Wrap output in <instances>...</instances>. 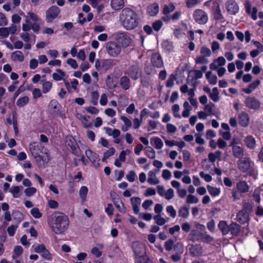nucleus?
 Instances as JSON below:
<instances>
[{
    "label": "nucleus",
    "mask_w": 263,
    "mask_h": 263,
    "mask_svg": "<svg viewBox=\"0 0 263 263\" xmlns=\"http://www.w3.org/2000/svg\"><path fill=\"white\" fill-rule=\"evenodd\" d=\"M69 219L64 213L55 212L48 218V223L50 228L57 234H61L67 230Z\"/></svg>",
    "instance_id": "f257e3e1"
},
{
    "label": "nucleus",
    "mask_w": 263,
    "mask_h": 263,
    "mask_svg": "<svg viewBox=\"0 0 263 263\" xmlns=\"http://www.w3.org/2000/svg\"><path fill=\"white\" fill-rule=\"evenodd\" d=\"M119 21L120 25L126 30L136 28L140 22L138 14L128 7L122 10L119 15Z\"/></svg>",
    "instance_id": "f03ea898"
},
{
    "label": "nucleus",
    "mask_w": 263,
    "mask_h": 263,
    "mask_svg": "<svg viewBox=\"0 0 263 263\" xmlns=\"http://www.w3.org/2000/svg\"><path fill=\"white\" fill-rule=\"evenodd\" d=\"M26 18V23L22 25V30L24 32H27L32 29L35 33H37L41 29L40 25L36 23L40 20L38 15L29 12Z\"/></svg>",
    "instance_id": "7ed1b4c3"
},
{
    "label": "nucleus",
    "mask_w": 263,
    "mask_h": 263,
    "mask_svg": "<svg viewBox=\"0 0 263 263\" xmlns=\"http://www.w3.org/2000/svg\"><path fill=\"white\" fill-rule=\"evenodd\" d=\"M189 239L193 242L202 241L205 243H210L213 238L206 232H201L197 230L191 231L189 235Z\"/></svg>",
    "instance_id": "20e7f679"
},
{
    "label": "nucleus",
    "mask_w": 263,
    "mask_h": 263,
    "mask_svg": "<svg viewBox=\"0 0 263 263\" xmlns=\"http://www.w3.org/2000/svg\"><path fill=\"white\" fill-rule=\"evenodd\" d=\"M238 168L243 173L248 171L249 176H253L255 174V171L253 167L254 164L250 159L247 157H243L237 161Z\"/></svg>",
    "instance_id": "39448f33"
},
{
    "label": "nucleus",
    "mask_w": 263,
    "mask_h": 263,
    "mask_svg": "<svg viewBox=\"0 0 263 263\" xmlns=\"http://www.w3.org/2000/svg\"><path fill=\"white\" fill-rule=\"evenodd\" d=\"M124 74L133 80H137L141 76L142 70L137 63L130 65L125 70Z\"/></svg>",
    "instance_id": "423d86ee"
},
{
    "label": "nucleus",
    "mask_w": 263,
    "mask_h": 263,
    "mask_svg": "<svg viewBox=\"0 0 263 263\" xmlns=\"http://www.w3.org/2000/svg\"><path fill=\"white\" fill-rule=\"evenodd\" d=\"M60 9L57 6H52L50 7L45 12V20L48 23H51L60 14Z\"/></svg>",
    "instance_id": "0eeeda50"
},
{
    "label": "nucleus",
    "mask_w": 263,
    "mask_h": 263,
    "mask_svg": "<svg viewBox=\"0 0 263 263\" xmlns=\"http://www.w3.org/2000/svg\"><path fill=\"white\" fill-rule=\"evenodd\" d=\"M106 50L112 57H117L121 52V46L115 42H108L106 44Z\"/></svg>",
    "instance_id": "6e6552de"
},
{
    "label": "nucleus",
    "mask_w": 263,
    "mask_h": 263,
    "mask_svg": "<svg viewBox=\"0 0 263 263\" xmlns=\"http://www.w3.org/2000/svg\"><path fill=\"white\" fill-rule=\"evenodd\" d=\"M195 21L200 25H204L208 21V15L207 13L201 9L195 10L193 14Z\"/></svg>",
    "instance_id": "1a4fd4ad"
},
{
    "label": "nucleus",
    "mask_w": 263,
    "mask_h": 263,
    "mask_svg": "<svg viewBox=\"0 0 263 263\" xmlns=\"http://www.w3.org/2000/svg\"><path fill=\"white\" fill-rule=\"evenodd\" d=\"M43 148L44 146L42 144H37L35 142L32 144H30L29 145V149L32 156L37 162H40L43 160L42 157L40 155V153L42 152Z\"/></svg>",
    "instance_id": "9d476101"
},
{
    "label": "nucleus",
    "mask_w": 263,
    "mask_h": 263,
    "mask_svg": "<svg viewBox=\"0 0 263 263\" xmlns=\"http://www.w3.org/2000/svg\"><path fill=\"white\" fill-rule=\"evenodd\" d=\"M116 40L121 44L124 47H126L130 44L131 39L128 33L126 32H119L116 34Z\"/></svg>",
    "instance_id": "9b49d317"
},
{
    "label": "nucleus",
    "mask_w": 263,
    "mask_h": 263,
    "mask_svg": "<svg viewBox=\"0 0 263 263\" xmlns=\"http://www.w3.org/2000/svg\"><path fill=\"white\" fill-rule=\"evenodd\" d=\"M244 103L246 106L251 109L257 110L260 106V101L253 97H247Z\"/></svg>",
    "instance_id": "f8f14e48"
},
{
    "label": "nucleus",
    "mask_w": 263,
    "mask_h": 263,
    "mask_svg": "<svg viewBox=\"0 0 263 263\" xmlns=\"http://www.w3.org/2000/svg\"><path fill=\"white\" fill-rule=\"evenodd\" d=\"M34 251L37 253L40 254L43 258L47 260L51 259V254L43 244L37 245L34 249Z\"/></svg>",
    "instance_id": "ddd939ff"
},
{
    "label": "nucleus",
    "mask_w": 263,
    "mask_h": 263,
    "mask_svg": "<svg viewBox=\"0 0 263 263\" xmlns=\"http://www.w3.org/2000/svg\"><path fill=\"white\" fill-rule=\"evenodd\" d=\"M227 11L230 15H235L239 11V6L234 0H229L226 3Z\"/></svg>",
    "instance_id": "4468645a"
},
{
    "label": "nucleus",
    "mask_w": 263,
    "mask_h": 263,
    "mask_svg": "<svg viewBox=\"0 0 263 263\" xmlns=\"http://www.w3.org/2000/svg\"><path fill=\"white\" fill-rule=\"evenodd\" d=\"M85 155L95 166H98L99 165L100 158L96 153L87 149L85 151Z\"/></svg>",
    "instance_id": "2eb2a0df"
},
{
    "label": "nucleus",
    "mask_w": 263,
    "mask_h": 263,
    "mask_svg": "<svg viewBox=\"0 0 263 263\" xmlns=\"http://www.w3.org/2000/svg\"><path fill=\"white\" fill-rule=\"evenodd\" d=\"M244 5L246 13L248 14H250L253 20H256L257 18V9L256 7H253L251 11V4L248 0L245 1Z\"/></svg>",
    "instance_id": "dca6fc26"
},
{
    "label": "nucleus",
    "mask_w": 263,
    "mask_h": 263,
    "mask_svg": "<svg viewBox=\"0 0 263 263\" xmlns=\"http://www.w3.org/2000/svg\"><path fill=\"white\" fill-rule=\"evenodd\" d=\"M237 221L241 224L247 223L249 220V214L247 212V210L243 208L237 214Z\"/></svg>",
    "instance_id": "f3484780"
},
{
    "label": "nucleus",
    "mask_w": 263,
    "mask_h": 263,
    "mask_svg": "<svg viewBox=\"0 0 263 263\" xmlns=\"http://www.w3.org/2000/svg\"><path fill=\"white\" fill-rule=\"evenodd\" d=\"M151 62L154 66L157 68H161L163 66L162 57L159 53H154L152 55Z\"/></svg>",
    "instance_id": "a211bd4d"
},
{
    "label": "nucleus",
    "mask_w": 263,
    "mask_h": 263,
    "mask_svg": "<svg viewBox=\"0 0 263 263\" xmlns=\"http://www.w3.org/2000/svg\"><path fill=\"white\" fill-rule=\"evenodd\" d=\"M190 253L193 256H199L203 253L202 247L200 245H192L190 248Z\"/></svg>",
    "instance_id": "6ab92c4d"
},
{
    "label": "nucleus",
    "mask_w": 263,
    "mask_h": 263,
    "mask_svg": "<svg viewBox=\"0 0 263 263\" xmlns=\"http://www.w3.org/2000/svg\"><path fill=\"white\" fill-rule=\"evenodd\" d=\"M226 63L225 59L223 57H219L210 64V68L212 70H216L219 66H223Z\"/></svg>",
    "instance_id": "aec40b11"
},
{
    "label": "nucleus",
    "mask_w": 263,
    "mask_h": 263,
    "mask_svg": "<svg viewBox=\"0 0 263 263\" xmlns=\"http://www.w3.org/2000/svg\"><path fill=\"white\" fill-rule=\"evenodd\" d=\"M239 124L242 127H247L249 125V117L248 114L241 112L238 116Z\"/></svg>",
    "instance_id": "412c9836"
},
{
    "label": "nucleus",
    "mask_w": 263,
    "mask_h": 263,
    "mask_svg": "<svg viewBox=\"0 0 263 263\" xmlns=\"http://www.w3.org/2000/svg\"><path fill=\"white\" fill-rule=\"evenodd\" d=\"M147 13L151 16L156 15L159 12V5L157 3H154L149 5L146 9Z\"/></svg>",
    "instance_id": "4be33fe9"
},
{
    "label": "nucleus",
    "mask_w": 263,
    "mask_h": 263,
    "mask_svg": "<svg viewBox=\"0 0 263 263\" xmlns=\"http://www.w3.org/2000/svg\"><path fill=\"white\" fill-rule=\"evenodd\" d=\"M116 60L113 59H104L102 60V69L108 70L116 65Z\"/></svg>",
    "instance_id": "5701e85b"
},
{
    "label": "nucleus",
    "mask_w": 263,
    "mask_h": 263,
    "mask_svg": "<svg viewBox=\"0 0 263 263\" xmlns=\"http://www.w3.org/2000/svg\"><path fill=\"white\" fill-rule=\"evenodd\" d=\"M215 10L213 12L214 18L216 21H219L221 22H224V17L221 12L219 5L218 3L214 4Z\"/></svg>",
    "instance_id": "b1692460"
},
{
    "label": "nucleus",
    "mask_w": 263,
    "mask_h": 263,
    "mask_svg": "<svg viewBox=\"0 0 263 263\" xmlns=\"http://www.w3.org/2000/svg\"><path fill=\"white\" fill-rule=\"evenodd\" d=\"M237 189L240 193H246L249 192V186L245 181H239L236 184Z\"/></svg>",
    "instance_id": "393cba45"
},
{
    "label": "nucleus",
    "mask_w": 263,
    "mask_h": 263,
    "mask_svg": "<svg viewBox=\"0 0 263 263\" xmlns=\"http://www.w3.org/2000/svg\"><path fill=\"white\" fill-rule=\"evenodd\" d=\"M134 252L136 255L139 257L138 263H152L147 256H142L141 251L137 250L136 248H134Z\"/></svg>",
    "instance_id": "a878e982"
},
{
    "label": "nucleus",
    "mask_w": 263,
    "mask_h": 263,
    "mask_svg": "<svg viewBox=\"0 0 263 263\" xmlns=\"http://www.w3.org/2000/svg\"><path fill=\"white\" fill-rule=\"evenodd\" d=\"M260 83V81L259 80H256L250 83L248 87L243 88L242 91L247 94H250L259 85Z\"/></svg>",
    "instance_id": "bb28decb"
},
{
    "label": "nucleus",
    "mask_w": 263,
    "mask_h": 263,
    "mask_svg": "<svg viewBox=\"0 0 263 263\" xmlns=\"http://www.w3.org/2000/svg\"><path fill=\"white\" fill-rule=\"evenodd\" d=\"M120 85L124 90H127L130 86V81L127 76H123L120 79Z\"/></svg>",
    "instance_id": "cd10ccee"
},
{
    "label": "nucleus",
    "mask_w": 263,
    "mask_h": 263,
    "mask_svg": "<svg viewBox=\"0 0 263 263\" xmlns=\"http://www.w3.org/2000/svg\"><path fill=\"white\" fill-rule=\"evenodd\" d=\"M11 59L13 61H19L21 62L24 61V57L22 51L16 50L12 53Z\"/></svg>",
    "instance_id": "c85d7f7f"
},
{
    "label": "nucleus",
    "mask_w": 263,
    "mask_h": 263,
    "mask_svg": "<svg viewBox=\"0 0 263 263\" xmlns=\"http://www.w3.org/2000/svg\"><path fill=\"white\" fill-rule=\"evenodd\" d=\"M111 7L112 9L115 10L121 9L124 6L123 0H111Z\"/></svg>",
    "instance_id": "c756f323"
},
{
    "label": "nucleus",
    "mask_w": 263,
    "mask_h": 263,
    "mask_svg": "<svg viewBox=\"0 0 263 263\" xmlns=\"http://www.w3.org/2000/svg\"><path fill=\"white\" fill-rule=\"evenodd\" d=\"M189 214V207L186 205L181 206L178 211L179 216L182 218H187Z\"/></svg>",
    "instance_id": "7c9ffc66"
},
{
    "label": "nucleus",
    "mask_w": 263,
    "mask_h": 263,
    "mask_svg": "<svg viewBox=\"0 0 263 263\" xmlns=\"http://www.w3.org/2000/svg\"><path fill=\"white\" fill-rule=\"evenodd\" d=\"M229 232H230L233 235L237 236L240 232V227L238 224L235 222H232L229 226Z\"/></svg>",
    "instance_id": "2f4dec72"
},
{
    "label": "nucleus",
    "mask_w": 263,
    "mask_h": 263,
    "mask_svg": "<svg viewBox=\"0 0 263 263\" xmlns=\"http://www.w3.org/2000/svg\"><path fill=\"white\" fill-rule=\"evenodd\" d=\"M218 227L223 235L227 234L230 231L229 226L227 224L225 221H220L218 223Z\"/></svg>",
    "instance_id": "473e14b6"
},
{
    "label": "nucleus",
    "mask_w": 263,
    "mask_h": 263,
    "mask_svg": "<svg viewBox=\"0 0 263 263\" xmlns=\"http://www.w3.org/2000/svg\"><path fill=\"white\" fill-rule=\"evenodd\" d=\"M148 178L147 182L149 184L152 185H155L159 183V181L156 178V174L152 171H149L148 174Z\"/></svg>",
    "instance_id": "72a5a7b5"
},
{
    "label": "nucleus",
    "mask_w": 263,
    "mask_h": 263,
    "mask_svg": "<svg viewBox=\"0 0 263 263\" xmlns=\"http://www.w3.org/2000/svg\"><path fill=\"white\" fill-rule=\"evenodd\" d=\"M233 155L238 158H240L243 156V149L239 146H233L232 148Z\"/></svg>",
    "instance_id": "f704fd0d"
},
{
    "label": "nucleus",
    "mask_w": 263,
    "mask_h": 263,
    "mask_svg": "<svg viewBox=\"0 0 263 263\" xmlns=\"http://www.w3.org/2000/svg\"><path fill=\"white\" fill-rule=\"evenodd\" d=\"M245 142L246 146L250 149L254 148L256 145L255 140L251 136H248L245 139Z\"/></svg>",
    "instance_id": "c9c22d12"
},
{
    "label": "nucleus",
    "mask_w": 263,
    "mask_h": 263,
    "mask_svg": "<svg viewBox=\"0 0 263 263\" xmlns=\"http://www.w3.org/2000/svg\"><path fill=\"white\" fill-rule=\"evenodd\" d=\"M73 144H71V146L70 147V152L75 156H79L81 153L80 148L77 144L76 140H72Z\"/></svg>",
    "instance_id": "e433bc0d"
},
{
    "label": "nucleus",
    "mask_w": 263,
    "mask_h": 263,
    "mask_svg": "<svg viewBox=\"0 0 263 263\" xmlns=\"http://www.w3.org/2000/svg\"><path fill=\"white\" fill-rule=\"evenodd\" d=\"M106 84L107 86L110 88H114L116 87V84L114 81V77L112 74L108 75L106 79Z\"/></svg>",
    "instance_id": "4c0bfd02"
},
{
    "label": "nucleus",
    "mask_w": 263,
    "mask_h": 263,
    "mask_svg": "<svg viewBox=\"0 0 263 263\" xmlns=\"http://www.w3.org/2000/svg\"><path fill=\"white\" fill-rule=\"evenodd\" d=\"M23 189V186H12L10 192L12 194V196L14 198H18L20 196V192L21 190Z\"/></svg>",
    "instance_id": "58836bf2"
},
{
    "label": "nucleus",
    "mask_w": 263,
    "mask_h": 263,
    "mask_svg": "<svg viewBox=\"0 0 263 263\" xmlns=\"http://www.w3.org/2000/svg\"><path fill=\"white\" fill-rule=\"evenodd\" d=\"M207 189L210 195L213 197L218 196L220 193L219 188L213 187L210 185H207Z\"/></svg>",
    "instance_id": "ea45409f"
},
{
    "label": "nucleus",
    "mask_w": 263,
    "mask_h": 263,
    "mask_svg": "<svg viewBox=\"0 0 263 263\" xmlns=\"http://www.w3.org/2000/svg\"><path fill=\"white\" fill-rule=\"evenodd\" d=\"M205 76L211 84L215 85L217 83V78L216 75H212L211 71H208L205 74Z\"/></svg>",
    "instance_id": "a19ab883"
},
{
    "label": "nucleus",
    "mask_w": 263,
    "mask_h": 263,
    "mask_svg": "<svg viewBox=\"0 0 263 263\" xmlns=\"http://www.w3.org/2000/svg\"><path fill=\"white\" fill-rule=\"evenodd\" d=\"M12 215L13 219L15 220L17 223L21 222L24 219L23 213L19 211H13Z\"/></svg>",
    "instance_id": "79ce46f5"
},
{
    "label": "nucleus",
    "mask_w": 263,
    "mask_h": 263,
    "mask_svg": "<svg viewBox=\"0 0 263 263\" xmlns=\"http://www.w3.org/2000/svg\"><path fill=\"white\" fill-rule=\"evenodd\" d=\"M162 47L166 52H171L173 50L174 46L173 43L168 41H164L162 43Z\"/></svg>",
    "instance_id": "37998d69"
},
{
    "label": "nucleus",
    "mask_w": 263,
    "mask_h": 263,
    "mask_svg": "<svg viewBox=\"0 0 263 263\" xmlns=\"http://www.w3.org/2000/svg\"><path fill=\"white\" fill-rule=\"evenodd\" d=\"M210 97L214 102H216L219 101V91L217 87L213 88L212 92L210 94Z\"/></svg>",
    "instance_id": "c03bdc74"
},
{
    "label": "nucleus",
    "mask_w": 263,
    "mask_h": 263,
    "mask_svg": "<svg viewBox=\"0 0 263 263\" xmlns=\"http://www.w3.org/2000/svg\"><path fill=\"white\" fill-rule=\"evenodd\" d=\"M58 73H53L52 74V78L55 81H60L62 80V77L65 76V73L60 69H57L56 70Z\"/></svg>",
    "instance_id": "a18cd8bd"
},
{
    "label": "nucleus",
    "mask_w": 263,
    "mask_h": 263,
    "mask_svg": "<svg viewBox=\"0 0 263 263\" xmlns=\"http://www.w3.org/2000/svg\"><path fill=\"white\" fill-rule=\"evenodd\" d=\"M175 9V7L173 4L169 5H164L163 9V13L167 15L170 13L173 12Z\"/></svg>",
    "instance_id": "49530a36"
},
{
    "label": "nucleus",
    "mask_w": 263,
    "mask_h": 263,
    "mask_svg": "<svg viewBox=\"0 0 263 263\" xmlns=\"http://www.w3.org/2000/svg\"><path fill=\"white\" fill-rule=\"evenodd\" d=\"M29 98L27 96H24L18 99L16 101V105L18 107H23L29 102Z\"/></svg>",
    "instance_id": "de8ad7c7"
},
{
    "label": "nucleus",
    "mask_w": 263,
    "mask_h": 263,
    "mask_svg": "<svg viewBox=\"0 0 263 263\" xmlns=\"http://www.w3.org/2000/svg\"><path fill=\"white\" fill-rule=\"evenodd\" d=\"M151 141H154L155 147L156 149H161L163 146V143L161 139L158 137H154L151 139Z\"/></svg>",
    "instance_id": "09e8293b"
},
{
    "label": "nucleus",
    "mask_w": 263,
    "mask_h": 263,
    "mask_svg": "<svg viewBox=\"0 0 263 263\" xmlns=\"http://www.w3.org/2000/svg\"><path fill=\"white\" fill-rule=\"evenodd\" d=\"M52 83L49 81H46L42 84V91L44 93H46L50 91L52 87Z\"/></svg>",
    "instance_id": "8fccbe9b"
},
{
    "label": "nucleus",
    "mask_w": 263,
    "mask_h": 263,
    "mask_svg": "<svg viewBox=\"0 0 263 263\" xmlns=\"http://www.w3.org/2000/svg\"><path fill=\"white\" fill-rule=\"evenodd\" d=\"M174 240L172 239H169L166 241L164 243V248L165 250L167 251H171L174 247Z\"/></svg>",
    "instance_id": "3c124183"
},
{
    "label": "nucleus",
    "mask_w": 263,
    "mask_h": 263,
    "mask_svg": "<svg viewBox=\"0 0 263 263\" xmlns=\"http://www.w3.org/2000/svg\"><path fill=\"white\" fill-rule=\"evenodd\" d=\"M88 193V188L85 186H82L79 190V196L82 200L85 199Z\"/></svg>",
    "instance_id": "603ef678"
},
{
    "label": "nucleus",
    "mask_w": 263,
    "mask_h": 263,
    "mask_svg": "<svg viewBox=\"0 0 263 263\" xmlns=\"http://www.w3.org/2000/svg\"><path fill=\"white\" fill-rule=\"evenodd\" d=\"M137 178V175L136 173L133 171H130L126 175V179L130 182H133L135 181Z\"/></svg>",
    "instance_id": "864d4df0"
},
{
    "label": "nucleus",
    "mask_w": 263,
    "mask_h": 263,
    "mask_svg": "<svg viewBox=\"0 0 263 263\" xmlns=\"http://www.w3.org/2000/svg\"><path fill=\"white\" fill-rule=\"evenodd\" d=\"M30 213L35 218H40L42 216V213L40 212L39 209L37 208H33L31 210Z\"/></svg>",
    "instance_id": "5fc2aeb1"
},
{
    "label": "nucleus",
    "mask_w": 263,
    "mask_h": 263,
    "mask_svg": "<svg viewBox=\"0 0 263 263\" xmlns=\"http://www.w3.org/2000/svg\"><path fill=\"white\" fill-rule=\"evenodd\" d=\"M173 249L176 253L181 254L183 252V246L181 242H177L175 244Z\"/></svg>",
    "instance_id": "6e6d98bb"
},
{
    "label": "nucleus",
    "mask_w": 263,
    "mask_h": 263,
    "mask_svg": "<svg viewBox=\"0 0 263 263\" xmlns=\"http://www.w3.org/2000/svg\"><path fill=\"white\" fill-rule=\"evenodd\" d=\"M176 76L173 74H171V75H170L168 79L167 80V81H166V86L167 87H172L174 85V81L175 80H176Z\"/></svg>",
    "instance_id": "4d7b16f0"
},
{
    "label": "nucleus",
    "mask_w": 263,
    "mask_h": 263,
    "mask_svg": "<svg viewBox=\"0 0 263 263\" xmlns=\"http://www.w3.org/2000/svg\"><path fill=\"white\" fill-rule=\"evenodd\" d=\"M146 155L151 159H154L155 157V151L150 146H147L146 149Z\"/></svg>",
    "instance_id": "13d9d810"
},
{
    "label": "nucleus",
    "mask_w": 263,
    "mask_h": 263,
    "mask_svg": "<svg viewBox=\"0 0 263 263\" xmlns=\"http://www.w3.org/2000/svg\"><path fill=\"white\" fill-rule=\"evenodd\" d=\"M199 200L197 197L191 194L187 196L186 202L189 204L191 203H197Z\"/></svg>",
    "instance_id": "bf43d9fd"
},
{
    "label": "nucleus",
    "mask_w": 263,
    "mask_h": 263,
    "mask_svg": "<svg viewBox=\"0 0 263 263\" xmlns=\"http://www.w3.org/2000/svg\"><path fill=\"white\" fill-rule=\"evenodd\" d=\"M154 219L156 220V223L159 226H162L166 222L164 218L160 217V214L154 216Z\"/></svg>",
    "instance_id": "052dcab7"
},
{
    "label": "nucleus",
    "mask_w": 263,
    "mask_h": 263,
    "mask_svg": "<svg viewBox=\"0 0 263 263\" xmlns=\"http://www.w3.org/2000/svg\"><path fill=\"white\" fill-rule=\"evenodd\" d=\"M195 62L196 64H207L208 60L205 57L201 55L196 58Z\"/></svg>",
    "instance_id": "680f3d73"
},
{
    "label": "nucleus",
    "mask_w": 263,
    "mask_h": 263,
    "mask_svg": "<svg viewBox=\"0 0 263 263\" xmlns=\"http://www.w3.org/2000/svg\"><path fill=\"white\" fill-rule=\"evenodd\" d=\"M200 51L201 54L204 57H210L211 54V51L210 49L205 46L201 47Z\"/></svg>",
    "instance_id": "e2e57ef3"
},
{
    "label": "nucleus",
    "mask_w": 263,
    "mask_h": 263,
    "mask_svg": "<svg viewBox=\"0 0 263 263\" xmlns=\"http://www.w3.org/2000/svg\"><path fill=\"white\" fill-rule=\"evenodd\" d=\"M91 103L94 105H96L98 104V100L99 97V94L97 91H92L91 94Z\"/></svg>",
    "instance_id": "0e129e2a"
},
{
    "label": "nucleus",
    "mask_w": 263,
    "mask_h": 263,
    "mask_svg": "<svg viewBox=\"0 0 263 263\" xmlns=\"http://www.w3.org/2000/svg\"><path fill=\"white\" fill-rule=\"evenodd\" d=\"M23 248L20 246H16L14 249V254L12 255L13 258L17 257L23 253Z\"/></svg>",
    "instance_id": "69168bd1"
},
{
    "label": "nucleus",
    "mask_w": 263,
    "mask_h": 263,
    "mask_svg": "<svg viewBox=\"0 0 263 263\" xmlns=\"http://www.w3.org/2000/svg\"><path fill=\"white\" fill-rule=\"evenodd\" d=\"M174 196V190L170 188L167 190L166 192H165L164 195L163 197L167 200H170L173 198Z\"/></svg>",
    "instance_id": "338daca9"
},
{
    "label": "nucleus",
    "mask_w": 263,
    "mask_h": 263,
    "mask_svg": "<svg viewBox=\"0 0 263 263\" xmlns=\"http://www.w3.org/2000/svg\"><path fill=\"white\" fill-rule=\"evenodd\" d=\"M162 26V22L160 20H157L154 22L152 24V27L156 31H158L161 29Z\"/></svg>",
    "instance_id": "774afa93"
}]
</instances>
